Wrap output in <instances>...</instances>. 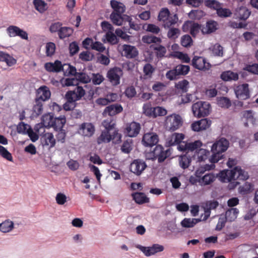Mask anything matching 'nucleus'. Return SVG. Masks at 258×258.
<instances>
[{
	"mask_svg": "<svg viewBox=\"0 0 258 258\" xmlns=\"http://www.w3.org/2000/svg\"><path fill=\"white\" fill-rule=\"evenodd\" d=\"M73 32L74 30L72 28L69 27H62L59 31L58 35L60 39H63L71 36L73 33Z\"/></svg>",
	"mask_w": 258,
	"mask_h": 258,
	"instance_id": "obj_35",
	"label": "nucleus"
},
{
	"mask_svg": "<svg viewBox=\"0 0 258 258\" xmlns=\"http://www.w3.org/2000/svg\"><path fill=\"white\" fill-rule=\"evenodd\" d=\"M79 46L76 41L71 42L69 45V51L71 56H73L78 52Z\"/></svg>",
	"mask_w": 258,
	"mask_h": 258,
	"instance_id": "obj_59",
	"label": "nucleus"
},
{
	"mask_svg": "<svg viewBox=\"0 0 258 258\" xmlns=\"http://www.w3.org/2000/svg\"><path fill=\"white\" fill-rule=\"evenodd\" d=\"M210 152L204 149H200L198 152L199 161H205L210 155Z\"/></svg>",
	"mask_w": 258,
	"mask_h": 258,
	"instance_id": "obj_60",
	"label": "nucleus"
},
{
	"mask_svg": "<svg viewBox=\"0 0 258 258\" xmlns=\"http://www.w3.org/2000/svg\"><path fill=\"white\" fill-rule=\"evenodd\" d=\"M152 110L153 117H156L158 116H164L167 114V110L163 107L160 106L153 107Z\"/></svg>",
	"mask_w": 258,
	"mask_h": 258,
	"instance_id": "obj_55",
	"label": "nucleus"
},
{
	"mask_svg": "<svg viewBox=\"0 0 258 258\" xmlns=\"http://www.w3.org/2000/svg\"><path fill=\"white\" fill-rule=\"evenodd\" d=\"M94 57V54L90 51H84L79 54V58L84 61H90Z\"/></svg>",
	"mask_w": 258,
	"mask_h": 258,
	"instance_id": "obj_47",
	"label": "nucleus"
},
{
	"mask_svg": "<svg viewBox=\"0 0 258 258\" xmlns=\"http://www.w3.org/2000/svg\"><path fill=\"white\" fill-rule=\"evenodd\" d=\"M215 180V176L213 174H206L199 180L201 185H209Z\"/></svg>",
	"mask_w": 258,
	"mask_h": 258,
	"instance_id": "obj_43",
	"label": "nucleus"
},
{
	"mask_svg": "<svg viewBox=\"0 0 258 258\" xmlns=\"http://www.w3.org/2000/svg\"><path fill=\"white\" fill-rule=\"evenodd\" d=\"M43 142L44 146H48L49 148L53 147L55 145V140L52 133H46L45 134Z\"/></svg>",
	"mask_w": 258,
	"mask_h": 258,
	"instance_id": "obj_34",
	"label": "nucleus"
},
{
	"mask_svg": "<svg viewBox=\"0 0 258 258\" xmlns=\"http://www.w3.org/2000/svg\"><path fill=\"white\" fill-rule=\"evenodd\" d=\"M218 105L221 107L228 108L231 105V101L225 97H220L217 100Z\"/></svg>",
	"mask_w": 258,
	"mask_h": 258,
	"instance_id": "obj_49",
	"label": "nucleus"
},
{
	"mask_svg": "<svg viewBox=\"0 0 258 258\" xmlns=\"http://www.w3.org/2000/svg\"><path fill=\"white\" fill-rule=\"evenodd\" d=\"M65 97L67 101L69 103H74L76 101L79 100L74 90L68 91L66 94Z\"/></svg>",
	"mask_w": 258,
	"mask_h": 258,
	"instance_id": "obj_56",
	"label": "nucleus"
},
{
	"mask_svg": "<svg viewBox=\"0 0 258 258\" xmlns=\"http://www.w3.org/2000/svg\"><path fill=\"white\" fill-rule=\"evenodd\" d=\"M220 78L225 82L236 81L239 79L238 73L231 71H226L222 72L220 75Z\"/></svg>",
	"mask_w": 258,
	"mask_h": 258,
	"instance_id": "obj_21",
	"label": "nucleus"
},
{
	"mask_svg": "<svg viewBox=\"0 0 258 258\" xmlns=\"http://www.w3.org/2000/svg\"><path fill=\"white\" fill-rule=\"evenodd\" d=\"M19 27L16 26L11 25L7 29V32L10 37H15L17 36V32Z\"/></svg>",
	"mask_w": 258,
	"mask_h": 258,
	"instance_id": "obj_64",
	"label": "nucleus"
},
{
	"mask_svg": "<svg viewBox=\"0 0 258 258\" xmlns=\"http://www.w3.org/2000/svg\"><path fill=\"white\" fill-rule=\"evenodd\" d=\"M178 76H185L189 71L190 67L188 65L178 64L175 67Z\"/></svg>",
	"mask_w": 258,
	"mask_h": 258,
	"instance_id": "obj_42",
	"label": "nucleus"
},
{
	"mask_svg": "<svg viewBox=\"0 0 258 258\" xmlns=\"http://www.w3.org/2000/svg\"><path fill=\"white\" fill-rule=\"evenodd\" d=\"M142 41L147 44L155 43L160 44L162 40L160 37H156L152 35H144L142 38Z\"/></svg>",
	"mask_w": 258,
	"mask_h": 258,
	"instance_id": "obj_32",
	"label": "nucleus"
},
{
	"mask_svg": "<svg viewBox=\"0 0 258 258\" xmlns=\"http://www.w3.org/2000/svg\"><path fill=\"white\" fill-rule=\"evenodd\" d=\"M238 17L240 20H246L250 15V12L245 7H242L237 12Z\"/></svg>",
	"mask_w": 258,
	"mask_h": 258,
	"instance_id": "obj_45",
	"label": "nucleus"
},
{
	"mask_svg": "<svg viewBox=\"0 0 258 258\" xmlns=\"http://www.w3.org/2000/svg\"><path fill=\"white\" fill-rule=\"evenodd\" d=\"M201 221V219L185 218L181 221L180 224L182 227L192 228Z\"/></svg>",
	"mask_w": 258,
	"mask_h": 258,
	"instance_id": "obj_30",
	"label": "nucleus"
},
{
	"mask_svg": "<svg viewBox=\"0 0 258 258\" xmlns=\"http://www.w3.org/2000/svg\"><path fill=\"white\" fill-rule=\"evenodd\" d=\"M140 129V123L134 121L127 126L126 131L130 137H135L139 134Z\"/></svg>",
	"mask_w": 258,
	"mask_h": 258,
	"instance_id": "obj_20",
	"label": "nucleus"
},
{
	"mask_svg": "<svg viewBox=\"0 0 258 258\" xmlns=\"http://www.w3.org/2000/svg\"><path fill=\"white\" fill-rule=\"evenodd\" d=\"M210 104L206 102L199 101L192 106L194 116L197 117H205L210 113Z\"/></svg>",
	"mask_w": 258,
	"mask_h": 258,
	"instance_id": "obj_6",
	"label": "nucleus"
},
{
	"mask_svg": "<svg viewBox=\"0 0 258 258\" xmlns=\"http://www.w3.org/2000/svg\"><path fill=\"white\" fill-rule=\"evenodd\" d=\"M192 65L199 70H209L211 67L210 63L206 62L205 58L198 56L194 57L192 59Z\"/></svg>",
	"mask_w": 258,
	"mask_h": 258,
	"instance_id": "obj_14",
	"label": "nucleus"
},
{
	"mask_svg": "<svg viewBox=\"0 0 258 258\" xmlns=\"http://www.w3.org/2000/svg\"><path fill=\"white\" fill-rule=\"evenodd\" d=\"M182 125L181 117L177 114H172L166 117L165 125L170 131H175Z\"/></svg>",
	"mask_w": 258,
	"mask_h": 258,
	"instance_id": "obj_8",
	"label": "nucleus"
},
{
	"mask_svg": "<svg viewBox=\"0 0 258 258\" xmlns=\"http://www.w3.org/2000/svg\"><path fill=\"white\" fill-rule=\"evenodd\" d=\"M102 125L105 128V130L103 131L101 135L98 139V143L100 144L102 142L109 143L111 140L114 139L115 135L117 134V131L114 129V123L108 120H104Z\"/></svg>",
	"mask_w": 258,
	"mask_h": 258,
	"instance_id": "obj_4",
	"label": "nucleus"
},
{
	"mask_svg": "<svg viewBox=\"0 0 258 258\" xmlns=\"http://www.w3.org/2000/svg\"><path fill=\"white\" fill-rule=\"evenodd\" d=\"M77 82L80 81L82 83H87L90 81V78L87 74L84 73H78L76 77Z\"/></svg>",
	"mask_w": 258,
	"mask_h": 258,
	"instance_id": "obj_58",
	"label": "nucleus"
},
{
	"mask_svg": "<svg viewBox=\"0 0 258 258\" xmlns=\"http://www.w3.org/2000/svg\"><path fill=\"white\" fill-rule=\"evenodd\" d=\"M188 84L189 82L186 80H183L178 82L175 86L177 89L181 90L182 92L185 93L188 91Z\"/></svg>",
	"mask_w": 258,
	"mask_h": 258,
	"instance_id": "obj_61",
	"label": "nucleus"
},
{
	"mask_svg": "<svg viewBox=\"0 0 258 258\" xmlns=\"http://www.w3.org/2000/svg\"><path fill=\"white\" fill-rule=\"evenodd\" d=\"M249 177L248 172L241 169L239 166L235 167L232 170H224L220 173V178L223 182L231 183L229 184L230 188H234L239 182L236 180H245Z\"/></svg>",
	"mask_w": 258,
	"mask_h": 258,
	"instance_id": "obj_1",
	"label": "nucleus"
},
{
	"mask_svg": "<svg viewBox=\"0 0 258 258\" xmlns=\"http://www.w3.org/2000/svg\"><path fill=\"white\" fill-rule=\"evenodd\" d=\"M218 23L210 20L207 21L205 25H202L201 31L203 34H209L215 32L218 28Z\"/></svg>",
	"mask_w": 258,
	"mask_h": 258,
	"instance_id": "obj_16",
	"label": "nucleus"
},
{
	"mask_svg": "<svg viewBox=\"0 0 258 258\" xmlns=\"http://www.w3.org/2000/svg\"><path fill=\"white\" fill-rule=\"evenodd\" d=\"M0 61H5L7 65L11 67L16 63V60L9 54L0 51Z\"/></svg>",
	"mask_w": 258,
	"mask_h": 258,
	"instance_id": "obj_31",
	"label": "nucleus"
},
{
	"mask_svg": "<svg viewBox=\"0 0 258 258\" xmlns=\"http://www.w3.org/2000/svg\"><path fill=\"white\" fill-rule=\"evenodd\" d=\"M180 43L184 47H189L192 44V39L189 35L185 34L181 37Z\"/></svg>",
	"mask_w": 258,
	"mask_h": 258,
	"instance_id": "obj_46",
	"label": "nucleus"
},
{
	"mask_svg": "<svg viewBox=\"0 0 258 258\" xmlns=\"http://www.w3.org/2000/svg\"><path fill=\"white\" fill-rule=\"evenodd\" d=\"M236 97L241 100H246L250 97L248 84L245 83L237 86L234 89Z\"/></svg>",
	"mask_w": 258,
	"mask_h": 258,
	"instance_id": "obj_12",
	"label": "nucleus"
},
{
	"mask_svg": "<svg viewBox=\"0 0 258 258\" xmlns=\"http://www.w3.org/2000/svg\"><path fill=\"white\" fill-rule=\"evenodd\" d=\"M14 228V223L10 220H6L0 223V231L3 233L9 232Z\"/></svg>",
	"mask_w": 258,
	"mask_h": 258,
	"instance_id": "obj_36",
	"label": "nucleus"
},
{
	"mask_svg": "<svg viewBox=\"0 0 258 258\" xmlns=\"http://www.w3.org/2000/svg\"><path fill=\"white\" fill-rule=\"evenodd\" d=\"M133 200L138 204H143L148 203L150 202V199L143 192H136L132 195Z\"/></svg>",
	"mask_w": 258,
	"mask_h": 258,
	"instance_id": "obj_27",
	"label": "nucleus"
},
{
	"mask_svg": "<svg viewBox=\"0 0 258 258\" xmlns=\"http://www.w3.org/2000/svg\"><path fill=\"white\" fill-rule=\"evenodd\" d=\"M43 103L39 101L38 99H35V104L33 107L32 115L34 117H37L42 113Z\"/></svg>",
	"mask_w": 258,
	"mask_h": 258,
	"instance_id": "obj_38",
	"label": "nucleus"
},
{
	"mask_svg": "<svg viewBox=\"0 0 258 258\" xmlns=\"http://www.w3.org/2000/svg\"><path fill=\"white\" fill-rule=\"evenodd\" d=\"M132 144V139H127L124 141L120 148L121 152L125 154H129L133 150Z\"/></svg>",
	"mask_w": 258,
	"mask_h": 258,
	"instance_id": "obj_40",
	"label": "nucleus"
},
{
	"mask_svg": "<svg viewBox=\"0 0 258 258\" xmlns=\"http://www.w3.org/2000/svg\"><path fill=\"white\" fill-rule=\"evenodd\" d=\"M33 4L35 9L40 13H44L47 9V4L42 0H33Z\"/></svg>",
	"mask_w": 258,
	"mask_h": 258,
	"instance_id": "obj_37",
	"label": "nucleus"
},
{
	"mask_svg": "<svg viewBox=\"0 0 258 258\" xmlns=\"http://www.w3.org/2000/svg\"><path fill=\"white\" fill-rule=\"evenodd\" d=\"M217 16L222 18H226L231 16L232 13L230 9L223 8L222 6L216 11Z\"/></svg>",
	"mask_w": 258,
	"mask_h": 258,
	"instance_id": "obj_41",
	"label": "nucleus"
},
{
	"mask_svg": "<svg viewBox=\"0 0 258 258\" xmlns=\"http://www.w3.org/2000/svg\"><path fill=\"white\" fill-rule=\"evenodd\" d=\"M80 130L83 136L91 137L94 134L95 128L91 123H83L81 125Z\"/></svg>",
	"mask_w": 258,
	"mask_h": 258,
	"instance_id": "obj_22",
	"label": "nucleus"
},
{
	"mask_svg": "<svg viewBox=\"0 0 258 258\" xmlns=\"http://www.w3.org/2000/svg\"><path fill=\"white\" fill-rule=\"evenodd\" d=\"M243 70L253 75H258V64H247Z\"/></svg>",
	"mask_w": 258,
	"mask_h": 258,
	"instance_id": "obj_53",
	"label": "nucleus"
},
{
	"mask_svg": "<svg viewBox=\"0 0 258 258\" xmlns=\"http://www.w3.org/2000/svg\"><path fill=\"white\" fill-rule=\"evenodd\" d=\"M238 213L239 211L236 208L229 209L226 211L224 218L227 221L232 222L236 219Z\"/></svg>",
	"mask_w": 258,
	"mask_h": 258,
	"instance_id": "obj_33",
	"label": "nucleus"
},
{
	"mask_svg": "<svg viewBox=\"0 0 258 258\" xmlns=\"http://www.w3.org/2000/svg\"><path fill=\"white\" fill-rule=\"evenodd\" d=\"M30 125L25 123L24 122H20L17 126V131L19 134H27Z\"/></svg>",
	"mask_w": 258,
	"mask_h": 258,
	"instance_id": "obj_54",
	"label": "nucleus"
},
{
	"mask_svg": "<svg viewBox=\"0 0 258 258\" xmlns=\"http://www.w3.org/2000/svg\"><path fill=\"white\" fill-rule=\"evenodd\" d=\"M147 165L142 159H137L134 160L130 165V171L136 175H140L143 171L146 168Z\"/></svg>",
	"mask_w": 258,
	"mask_h": 258,
	"instance_id": "obj_11",
	"label": "nucleus"
},
{
	"mask_svg": "<svg viewBox=\"0 0 258 258\" xmlns=\"http://www.w3.org/2000/svg\"><path fill=\"white\" fill-rule=\"evenodd\" d=\"M105 37L108 42L112 45L116 44L119 41L118 38L113 32L108 31L106 33Z\"/></svg>",
	"mask_w": 258,
	"mask_h": 258,
	"instance_id": "obj_48",
	"label": "nucleus"
},
{
	"mask_svg": "<svg viewBox=\"0 0 258 258\" xmlns=\"http://www.w3.org/2000/svg\"><path fill=\"white\" fill-rule=\"evenodd\" d=\"M150 48L154 51H156V56L159 58L164 57L167 52L165 47L159 44L157 45L152 44L150 46Z\"/></svg>",
	"mask_w": 258,
	"mask_h": 258,
	"instance_id": "obj_26",
	"label": "nucleus"
},
{
	"mask_svg": "<svg viewBox=\"0 0 258 258\" xmlns=\"http://www.w3.org/2000/svg\"><path fill=\"white\" fill-rule=\"evenodd\" d=\"M158 136L153 133L145 134L142 139L143 145L145 147H152L158 142Z\"/></svg>",
	"mask_w": 258,
	"mask_h": 258,
	"instance_id": "obj_15",
	"label": "nucleus"
},
{
	"mask_svg": "<svg viewBox=\"0 0 258 258\" xmlns=\"http://www.w3.org/2000/svg\"><path fill=\"white\" fill-rule=\"evenodd\" d=\"M123 75L122 69L115 67L110 69L106 74V77L113 86H117L120 84V78Z\"/></svg>",
	"mask_w": 258,
	"mask_h": 258,
	"instance_id": "obj_7",
	"label": "nucleus"
},
{
	"mask_svg": "<svg viewBox=\"0 0 258 258\" xmlns=\"http://www.w3.org/2000/svg\"><path fill=\"white\" fill-rule=\"evenodd\" d=\"M55 50V45L53 42H48L46 45V53L47 56H52Z\"/></svg>",
	"mask_w": 258,
	"mask_h": 258,
	"instance_id": "obj_62",
	"label": "nucleus"
},
{
	"mask_svg": "<svg viewBox=\"0 0 258 258\" xmlns=\"http://www.w3.org/2000/svg\"><path fill=\"white\" fill-rule=\"evenodd\" d=\"M183 155H181L179 157V164L181 168L183 169L187 168L191 163V157L189 155H187V153Z\"/></svg>",
	"mask_w": 258,
	"mask_h": 258,
	"instance_id": "obj_29",
	"label": "nucleus"
},
{
	"mask_svg": "<svg viewBox=\"0 0 258 258\" xmlns=\"http://www.w3.org/2000/svg\"><path fill=\"white\" fill-rule=\"evenodd\" d=\"M122 110L123 108L120 104H113L107 106L104 110L103 114L104 116L108 115L112 116L120 113Z\"/></svg>",
	"mask_w": 258,
	"mask_h": 258,
	"instance_id": "obj_17",
	"label": "nucleus"
},
{
	"mask_svg": "<svg viewBox=\"0 0 258 258\" xmlns=\"http://www.w3.org/2000/svg\"><path fill=\"white\" fill-rule=\"evenodd\" d=\"M0 155L9 161H13V157L11 153L2 145H0Z\"/></svg>",
	"mask_w": 258,
	"mask_h": 258,
	"instance_id": "obj_51",
	"label": "nucleus"
},
{
	"mask_svg": "<svg viewBox=\"0 0 258 258\" xmlns=\"http://www.w3.org/2000/svg\"><path fill=\"white\" fill-rule=\"evenodd\" d=\"M211 123V120L204 118L193 122L191 124V128L195 132H200L209 128Z\"/></svg>",
	"mask_w": 258,
	"mask_h": 258,
	"instance_id": "obj_13",
	"label": "nucleus"
},
{
	"mask_svg": "<svg viewBox=\"0 0 258 258\" xmlns=\"http://www.w3.org/2000/svg\"><path fill=\"white\" fill-rule=\"evenodd\" d=\"M205 4L207 7L212 8L216 11L222 6V4L216 0H206Z\"/></svg>",
	"mask_w": 258,
	"mask_h": 258,
	"instance_id": "obj_50",
	"label": "nucleus"
},
{
	"mask_svg": "<svg viewBox=\"0 0 258 258\" xmlns=\"http://www.w3.org/2000/svg\"><path fill=\"white\" fill-rule=\"evenodd\" d=\"M155 70V68L150 63H146L143 68V72L145 76L151 77Z\"/></svg>",
	"mask_w": 258,
	"mask_h": 258,
	"instance_id": "obj_57",
	"label": "nucleus"
},
{
	"mask_svg": "<svg viewBox=\"0 0 258 258\" xmlns=\"http://www.w3.org/2000/svg\"><path fill=\"white\" fill-rule=\"evenodd\" d=\"M137 248L139 249L146 256L154 255L158 252L163 251L164 249V246L159 244H154L150 246L138 245Z\"/></svg>",
	"mask_w": 258,
	"mask_h": 258,
	"instance_id": "obj_9",
	"label": "nucleus"
},
{
	"mask_svg": "<svg viewBox=\"0 0 258 258\" xmlns=\"http://www.w3.org/2000/svg\"><path fill=\"white\" fill-rule=\"evenodd\" d=\"M184 138V135L182 134L174 133L170 141L171 146L177 145V149L181 152L188 153L192 152L199 148L202 145V142L199 141L195 142H185L182 140Z\"/></svg>",
	"mask_w": 258,
	"mask_h": 258,
	"instance_id": "obj_2",
	"label": "nucleus"
},
{
	"mask_svg": "<svg viewBox=\"0 0 258 258\" xmlns=\"http://www.w3.org/2000/svg\"><path fill=\"white\" fill-rule=\"evenodd\" d=\"M229 146V141L225 138L217 140L211 147L212 155L209 159L210 162L215 163L222 159L224 157L222 153L228 149Z\"/></svg>",
	"mask_w": 258,
	"mask_h": 258,
	"instance_id": "obj_3",
	"label": "nucleus"
},
{
	"mask_svg": "<svg viewBox=\"0 0 258 258\" xmlns=\"http://www.w3.org/2000/svg\"><path fill=\"white\" fill-rule=\"evenodd\" d=\"M214 56H222L223 55V48L218 43H216L210 48Z\"/></svg>",
	"mask_w": 258,
	"mask_h": 258,
	"instance_id": "obj_44",
	"label": "nucleus"
},
{
	"mask_svg": "<svg viewBox=\"0 0 258 258\" xmlns=\"http://www.w3.org/2000/svg\"><path fill=\"white\" fill-rule=\"evenodd\" d=\"M51 95L50 91L46 86H41L37 90V96L35 99L43 102L49 99Z\"/></svg>",
	"mask_w": 258,
	"mask_h": 258,
	"instance_id": "obj_18",
	"label": "nucleus"
},
{
	"mask_svg": "<svg viewBox=\"0 0 258 258\" xmlns=\"http://www.w3.org/2000/svg\"><path fill=\"white\" fill-rule=\"evenodd\" d=\"M123 51L124 52V56L128 58H134L138 55V51L137 48L130 45H123Z\"/></svg>",
	"mask_w": 258,
	"mask_h": 258,
	"instance_id": "obj_23",
	"label": "nucleus"
},
{
	"mask_svg": "<svg viewBox=\"0 0 258 258\" xmlns=\"http://www.w3.org/2000/svg\"><path fill=\"white\" fill-rule=\"evenodd\" d=\"M153 153L154 158L157 159L158 163H161L170 156L171 152L169 148L165 150L162 146L157 145L155 147Z\"/></svg>",
	"mask_w": 258,
	"mask_h": 258,
	"instance_id": "obj_10",
	"label": "nucleus"
},
{
	"mask_svg": "<svg viewBox=\"0 0 258 258\" xmlns=\"http://www.w3.org/2000/svg\"><path fill=\"white\" fill-rule=\"evenodd\" d=\"M167 32V37L170 39H175L180 34V30L176 28H169Z\"/></svg>",
	"mask_w": 258,
	"mask_h": 258,
	"instance_id": "obj_52",
	"label": "nucleus"
},
{
	"mask_svg": "<svg viewBox=\"0 0 258 258\" xmlns=\"http://www.w3.org/2000/svg\"><path fill=\"white\" fill-rule=\"evenodd\" d=\"M122 14L111 13L110 15V19L113 24L116 26L122 25Z\"/></svg>",
	"mask_w": 258,
	"mask_h": 258,
	"instance_id": "obj_39",
	"label": "nucleus"
},
{
	"mask_svg": "<svg viewBox=\"0 0 258 258\" xmlns=\"http://www.w3.org/2000/svg\"><path fill=\"white\" fill-rule=\"evenodd\" d=\"M158 20L163 22L162 26L164 28L168 29L177 23L178 18L176 14L173 16H170L168 9L164 8L161 9L158 14Z\"/></svg>",
	"mask_w": 258,
	"mask_h": 258,
	"instance_id": "obj_5",
	"label": "nucleus"
},
{
	"mask_svg": "<svg viewBox=\"0 0 258 258\" xmlns=\"http://www.w3.org/2000/svg\"><path fill=\"white\" fill-rule=\"evenodd\" d=\"M45 70L49 72L58 73L63 70V66L60 61L56 60L54 62H46L44 66Z\"/></svg>",
	"mask_w": 258,
	"mask_h": 258,
	"instance_id": "obj_19",
	"label": "nucleus"
},
{
	"mask_svg": "<svg viewBox=\"0 0 258 258\" xmlns=\"http://www.w3.org/2000/svg\"><path fill=\"white\" fill-rule=\"evenodd\" d=\"M66 122L64 116H60L58 117H54L51 126L54 130L58 131L62 130V128Z\"/></svg>",
	"mask_w": 258,
	"mask_h": 258,
	"instance_id": "obj_24",
	"label": "nucleus"
},
{
	"mask_svg": "<svg viewBox=\"0 0 258 258\" xmlns=\"http://www.w3.org/2000/svg\"><path fill=\"white\" fill-rule=\"evenodd\" d=\"M54 118L52 113L44 114L41 117V124L45 127H50L51 126Z\"/></svg>",
	"mask_w": 258,
	"mask_h": 258,
	"instance_id": "obj_28",
	"label": "nucleus"
},
{
	"mask_svg": "<svg viewBox=\"0 0 258 258\" xmlns=\"http://www.w3.org/2000/svg\"><path fill=\"white\" fill-rule=\"evenodd\" d=\"M177 70L174 68L172 70L168 71L166 74V77L167 79L170 81L177 80L178 78V75L177 74Z\"/></svg>",
	"mask_w": 258,
	"mask_h": 258,
	"instance_id": "obj_63",
	"label": "nucleus"
},
{
	"mask_svg": "<svg viewBox=\"0 0 258 258\" xmlns=\"http://www.w3.org/2000/svg\"><path fill=\"white\" fill-rule=\"evenodd\" d=\"M110 6L113 10L112 13L123 14L125 11V7L123 4L115 0L110 1Z\"/></svg>",
	"mask_w": 258,
	"mask_h": 258,
	"instance_id": "obj_25",
	"label": "nucleus"
}]
</instances>
